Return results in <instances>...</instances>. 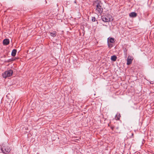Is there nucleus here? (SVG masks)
<instances>
[{
    "mask_svg": "<svg viewBox=\"0 0 154 154\" xmlns=\"http://www.w3.org/2000/svg\"><path fill=\"white\" fill-rule=\"evenodd\" d=\"M13 71L11 70L5 71L4 73L3 74V76L5 78L8 77L12 75L13 74Z\"/></svg>",
    "mask_w": 154,
    "mask_h": 154,
    "instance_id": "obj_1",
    "label": "nucleus"
},
{
    "mask_svg": "<svg viewBox=\"0 0 154 154\" xmlns=\"http://www.w3.org/2000/svg\"><path fill=\"white\" fill-rule=\"evenodd\" d=\"M111 17L110 15H105L102 17V19L104 22H109L111 20Z\"/></svg>",
    "mask_w": 154,
    "mask_h": 154,
    "instance_id": "obj_2",
    "label": "nucleus"
},
{
    "mask_svg": "<svg viewBox=\"0 0 154 154\" xmlns=\"http://www.w3.org/2000/svg\"><path fill=\"white\" fill-rule=\"evenodd\" d=\"M96 11L98 13H100L103 11V8L99 4L97 5Z\"/></svg>",
    "mask_w": 154,
    "mask_h": 154,
    "instance_id": "obj_3",
    "label": "nucleus"
},
{
    "mask_svg": "<svg viewBox=\"0 0 154 154\" xmlns=\"http://www.w3.org/2000/svg\"><path fill=\"white\" fill-rule=\"evenodd\" d=\"M1 150L2 152L5 154L8 153L10 151V150L7 147L6 148L5 147H3L1 148Z\"/></svg>",
    "mask_w": 154,
    "mask_h": 154,
    "instance_id": "obj_4",
    "label": "nucleus"
},
{
    "mask_svg": "<svg viewBox=\"0 0 154 154\" xmlns=\"http://www.w3.org/2000/svg\"><path fill=\"white\" fill-rule=\"evenodd\" d=\"M133 59V58L131 56H129L127 60V64L128 65L131 64L132 62V61Z\"/></svg>",
    "mask_w": 154,
    "mask_h": 154,
    "instance_id": "obj_5",
    "label": "nucleus"
},
{
    "mask_svg": "<svg viewBox=\"0 0 154 154\" xmlns=\"http://www.w3.org/2000/svg\"><path fill=\"white\" fill-rule=\"evenodd\" d=\"M9 39L7 38L4 39L3 41V43L4 45H7L9 44Z\"/></svg>",
    "mask_w": 154,
    "mask_h": 154,
    "instance_id": "obj_6",
    "label": "nucleus"
},
{
    "mask_svg": "<svg viewBox=\"0 0 154 154\" xmlns=\"http://www.w3.org/2000/svg\"><path fill=\"white\" fill-rule=\"evenodd\" d=\"M129 16L131 17H137V14L135 12H132L129 14Z\"/></svg>",
    "mask_w": 154,
    "mask_h": 154,
    "instance_id": "obj_7",
    "label": "nucleus"
},
{
    "mask_svg": "<svg viewBox=\"0 0 154 154\" xmlns=\"http://www.w3.org/2000/svg\"><path fill=\"white\" fill-rule=\"evenodd\" d=\"M114 39L112 38H108L107 42H110L111 43H113L114 42Z\"/></svg>",
    "mask_w": 154,
    "mask_h": 154,
    "instance_id": "obj_8",
    "label": "nucleus"
},
{
    "mask_svg": "<svg viewBox=\"0 0 154 154\" xmlns=\"http://www.w3.org/2000/svg\"><path fill=\"white\" fill-rule=\"evenodd\" d=\"M17 53V50L15 49H13L11 53V55L13 57H14L15 56Z\"/></svg>",
    "mask_w": 154,
    "mask_h": 154,
    "instance_id": "obj_9",
    "label": "nucleus"
},
{
    "mask_svg": "<svg viewBox=\"0 0 154 154\" xmlns=\"http://www.w3.org/2000/svg\"><path fill=\"white\" fill-rule=\"evenodd\" d=\"M116 59L117 57L116 56L114 55L112 56L111 57V60L114 61H116Z\"/></svg>",
    "mask_w": 154,
    "mask_h": 154,
    "instance_id": "obj_10",
    "label": "nucleus"
},
{
    "mask_svg": "<svg viewBox=\"0 0 154 154\" xmlns=\"http://www.w3.org/2000/svg\"><path fill=\"white\" fill-rule=\"evenodd\" d=\"M50 35L52 37H54L56 35V32H50Z\"/></svg>",
    "mask_w": 154,
    "mask_h": 154,
    "instance_id": "obj_11",
    "label": "nucleus"
},
{
    "mask_svg": "<svg viewBox=\"0 0 154 154\" xmlns=\"http://www.w3.org/2000/svg\"><path fill=\"white\" fill-rule=\"evenodd\" d=\"M107 43L108 47L110 48H111L113 46V45L112 44L109 43V42H107Z\"/></svg>",
    "mask_w": 154,
    "mask_h": 154,
    "instance_id": "obj_12",
    "label": "nucleus"
},
{
    "mask_svg": "<svg viewBox=\"0 0 154 154\" xmlns=\"http://www.w3.org/2000/svg\"><path fill=\"white\" fill-rule=\"evenodd\" d=\"M120 117L119 116V117H118L117 115H116V120H119V119Z\"/></svg>",
    "mask_w": 154,
    "mask_h": 154,
    "instance_id": "obj_13",
    "label": "nucleus"
},
{
    "mask_svg": "<svg viewBox=\"0 0 154 154\" xmlns=\"http://www.w3.org/2000/svg\"><path fill=\"white\" fill-rule=\"evenodd\" d=\"M96 20V18L95 17H93L92 18V20L93 22H95Z\"/></svg>",
    "mask_w": 154,
    "mask_h": 154,
    "instance_id": "obj_14",
    "label": "nucleus"
},
{
    "mask_svg": "<svg viewBox=\"0 0 154 154\" xmlns=\"http://www.w3.org/2000/svg\"><path fill=\"white\" fill-rule=\"evenodd\" d=\"M133 135H134V134L133 133H132L131 134V136H132V137H133Z\"/></svg>",
    "mask_w": 154,
    "mask_h": 154,
    "instance_id": "obj_15",
    "label": "nucleus"
}]
</instances>
